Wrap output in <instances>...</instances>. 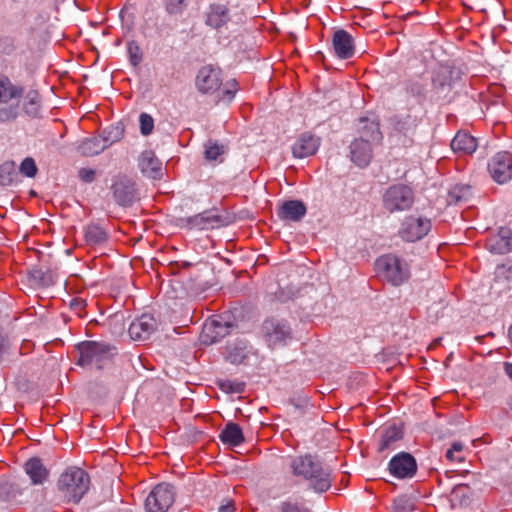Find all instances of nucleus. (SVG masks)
Wrapping results in <instances>:
<instances>
[{"label":"nucleus","instance_id":"f257e3e1","mask_svg":"<svg viewBox=\"0 0 512 512\" xmlns=\"http://www.w3.org/2000/svg\"><path fill=\"white\" fill-rule=\"evenodd\" d=\"M290 467L296 477L308 482V487L315 493L328 491L333 483L332 470L312 455H301L292 458Z\"/></svg>","mask_w":512,"mask_h":512},{"label":"nucleus","instance_id":"f03ea898","mask_svg":"<svg viewBox=\"0 0 512 512\" xmlns=\"http://www.w3.org/2000/svg\"><path fill=\"white\" fill-rule=\"evenodd\" d=\"M89 475L81 468L69 467L59 477L57 487L60 496L67 502L79 503L88 492Z\"/></svg>","mask_w":512,"mask_h":512},{"label":"nucleus","instance_id":"7ed1b4c3","mask_svg":"<svg viewBox=\"0 0 512 512\" xmlns=\"http://www.w3.org/2000/svg\"><path fill=\"white\" fill-rule=\"evenodd\" d=\"M78 350L80 366L102 369L111 361L116 349L106 343L87 341L81 343Z\"/></svg>","mask_w":512,"mask_h":512},{"label":"nucleus","instance_id":"20e7f679","mask_svg":"<svg viewBox=\"0 0 512 512\" xmlns=\"http://www.w3.org/2000/svg\"><path fill=\"white\" fill-rule=\"evenodd\" d=\"M23 92L22 86L14 84L8 77H0V123L17 118Z\"/></svg>","mask_w":512,"mask_h":512},{"label":"nucleus","instance_id":"39448f33","mask_svg":"<svg viewBox=\"0 0 512 512\" xmlns=\"http://www.w3.org/2000/svg\"><path fill=\"white\" fill-rule=\"evenodd\" d=\"M261 336L268 347L275 349L287 346L293 340V330L284 318L270 317L264 320Z\"/></svg>","mask_w":512,"mask_h":512},{"label":"nucleus","instance_id":"423d86ee","mask_svg":"<svg viewBox=\"0 0 512 512\" xmlns=\"http://www.w3.org/2000/svg\"><path fill=\"white\" fill-rule=\"evenodd\" d=\"M413 190L404 184H395L387 188L382 196V204L389 213L409 210L414 203Z\"/></svg>","mask_w":512,"mask_h":512},{"label":"nucleus","instance_id":"0eeeda50","mask_svg":"<svg viewBox=\"0 0 512 512\" xmlns=\"http://www.w3.org/2000/svg\"><path fill=\"white\" fill-rule=\"evenodd\" d=\"M432 222L422 215L406 216L400 223L398 236L405 242H416L423 239L431 230Z\"/></svg>","mask_w":512,"mask_h":512},{"label":"nucleus","instance_id":"6e6552de","mask_svg":"<svg viewBox=\"0 0 512 512\" xmlns=\"http://www.w3.org/2000/svg\"><path fill=\"white\" fill-rule=\"evenodd\" d=\"M375 268L393 285H400L408 278L407 265L397 256L387 254L375 261Z\"/></svg>","mask_w":512,"mask_h":512},{"label":"nucleus","instance_id":"1a4fd4ad","mask_svg":"<svg viewBox=\"0 0 512 512\" xmlns=\"http://www.w3.org/2000/svg\"><path fill=\"white\" fill-rule=\"evenodd\" d=\"M175 500L174 487L168 483L155 486L145 500L146 512H166Z\"/></svg>","mask_w":512,"mask_h":512},{"label":"nucleus","instance_id":"9d476101","mask_svg":"<svg viewBox=\"0 0 512 512\" xmlns=\"http://www.w3.org/2000/svg\"><path fill=\"white\" fill-rule=\"evenodd\" d=\"M488 172L498 184L510 181L512 179V155L506 151L496 153L488 162Z\"/></svg>","mask_w":512,"mask_h":512},{"label":"nucleus","instance_id":"9b49d317","mask_svg":"<svg viewBox=\"0 0 512 512\" xmlns=\"http://www.w3.org/2000/svg\"><path fill=\"white\" fill-rule=\"evenodd\" d=\"M232 325L221 316L207 320L200 335L201 342L210 345L229 334Z\"/></svg>","mask_w":512,"mask_h":512},{"label":"nucleus","instance_id":"f8f14e48","mask_svg":"<svg viewBox=\"0 0 512 512\" xmlns=\"http://www.w3.org/2000/svg\"><path fill=\"white\" fill-rule=\"evenodd\" d=\"M222 85L221 70L211 65L203 66L197 74L196 86L203 94H212Z\"/></svg>","mask_w":512,"mask_h":512},{"label":"nucleus","instance_id":"ddd939ff","mask_svg":"<svg viewBox=\"0 0 512 512\" xmlns=\"http://www.w3.org/2000/svg\"><path fill=\"white\" fill-rule=\"evenodd\" d=\"M388 469L398 479L411 478L417 471V463L411 454L400 452L391 458Z\"/></svg>","mask_w":512,"mask_h":512},{"label":"nucleus","instance_id":"4468645a","mask_svg":"<svg viewBox=\"0 0 512 512\" xmlns=\"http://www.w3.org/2000/svg\"><path fill=\"white\" fill-rule=\"evenodd\" d=\"M181 221L184 226L198 230L214 229L223 224L222 217L212 210L183 218Z\"/></svg>","mask_w":512,"mask_h":512},{"label":"nucleus","instance_id":"2eb2a0df","mask_svg":"<svg viewBox=\"0 0 512 512\" xmlns=\"http://www.w3.org/2000/svg\"><path fill=\"white\" fill-rule=\"evenodd\" d=\"M204 17L208 27L219 30L230 22V9L223 3H211L206 9Z\"/></svg>","mask_w":512,"mask_h":512},{"label":"nucleus","instance_id":"dca6fc26","mask_svg":"<svg viewBox=\"0 0 512 512\" xmlns=\"http://www.w3.org/2000/svg\"><path fill=\"white\" fill-rule=\"evenodd\" d=\"M115 201L121 206H130L136 200V189L133 180L119 177L112 185Z\"/></svg>","mask_w":512,"mask_h":512},{"label":"nucleus","instance_id":"f3484780","mask_svg":"<svg viewBox=\"0 0 512 512\" xmlns=\"http://www.w3.org/2000/svg\"><path fill=\"white\" fill-rule=\"evenodd\" d=\"M156 328V319L150 314H142L130 324L128 332L131 339L144 341L154 333Z\"/></svg>","mask_w":512,"mask_h":512},{"label":"nucleus","instance_id":"a211bd4d","mask_svg":"<svg viewBox=\"0 0 512 512\" xmlns=\"http://www.w3.org/2000/svg\"><path fill=\"white\" fill-rule=\"evenodd\" d=\"M320 146V138L310 134H301L292 146L294 157L302 159L314 155Z\"/></svg>","mask_w":512,"mask_h":512},{"label":"nucleus","instance_id":"6ab92c4d","mask_svg":"<svg viewBox=\"0 0 512 512\" xmlns=\"http://www.w3.org/2000/svg\"><path fill=\"white\" fill-rule=\"evenodd\" d=\"M486 248L494 254H506L512 251V230L501 227L498 233L492 235L486 242Z\"/></svg>","mask_w":512,"mask_h":512},{"label":"nucleus","instance_id":"aec40b11","mask_svg":"<svg viewBox=\"0 0 512 512\" xmlns=\"http://www.w3.org/2000/svg\"><path fill=\"white\" fill-rule=\"evenodd\" d=\"M372 144L368 139L359 137L350 145L351 160L359 167H366L372 159Z\"/></svg>","mask_w":512,"mask_h":512},{"label":"nucleus","instance_id":"412c9836","mask_svg":"<svg viewBox=\"0 0 512 512\" xmlns=\"http://www.w3.org/2000/svg\"><path fill=\"white\" fill-rule=\"evenodd\" d=\"M23 469L25 474L28 476L30 483L35 486L43 485L49 477V470L38 457L28 459L24 463Z\"/></svg>","mask_w":512,"mask_h":512},{"label":"nucleus","instance_id":"4be33fe9","mask_svg":"<svg viewBox=\"0 0 512 512\" xmlns=\"http://www.w3.org/2000/svg\"><path fill=\"white\" fill-rule=\"evenodd\" d=\"M333 48L336 56L340 59L351 58L354 54L352 36L345 30H337L333 34Z\"/></svg>","mask_w":512,"mask_h":512},{"label":"nucleus","instance_id":"5701e85b","mask_svg":"<svg viewBox=\"0 0 512 512\" xmlns=\"http://www.w3.org/2000/svg\"><path fill=\"white\" fill-rule=\"evenodd\" d=\"M138 166L142 174L149 178L158 179L162 175L161 162L151 150H145L141 153Z\"/></svg>","mask_w":512,"mask_h":512},{"label":"nucleus","instance_id":"b1692460","mask_svg":"<svg viewBox=\"0 0 512 512\" xmlns=\"http://www.w3.org/2000/svg\"><path fill=\"white\" fill-rule=\"evenodd\" d=\"M306 214V206L299 200L284 202L278 210V216L282 220L299 221Z\"/></svg>","mask_w":512,"mask_h":512},{"label":"nucleus","instance_id":"393cba45","mask_svg":"<svg viewBox=\"0 0 512 512\" xmlns=\"http://www.w3.org/2000/svg\"><path fill=\"white\" fill-rule=\"evenodd\" d=\"M477 140L466 132H458L451 141L452 150L461 155H470L477 149Z\"/></svg>","mask_w":512,"mask_h":512},{"label":"nucleus","instance_id":"a878e982","mask_svg":"<svg viewBox=\"0 0 512 512\" xmlns=\"http://www.w3.org/2000/svg\"><path fill=\"white\" fill-rule=\"evenodd\" d=\"M358 131L360 133V137L368 139L370 142L378 143L382 139L379 125L375 120L361 118L359 120Z\"/></svg>","mask_w":512,"mask_h":512},{"label":"nucleus","instance_id":"bb28decb","mask_svg":"<svg viewBox=\"0 0 512 512\" xmlns=\"http://www.w3.org/2000/svg\"><path fill=\"white\" fill-rule=\"evenodd\" d=\"M219 437L223 443L230 446H238L244 441V436L240 426L232 422L225 426Z\"/></svg>","mask_w":512,"mask_h":512},{"label":"nucleus","instance_id":"cd10ccee","mask_svg":"<svg viewBox=\"0 0 512 512\" xmlns=\"http://www.w3.org/2000/svg\"><path fill=\"white\" fill-rule=\"evenodd\" d=\"M85 241L91 246H98L108 239L107 231L98 224H90L85 228Z\"/></svg>","mask_w":512,"mask_h":512},{"label":"nucleus","instance_id":"c85d7f7f","mask_svg":"<svg viewBox=\"0 0 512 512\" xmlns=\"http://www.w3.org/2000/svg\"><path fill=\"white\" fill-rule=\"evenodd\" d=\"M106 149L103 139L98 136L87 138L78 147L79 152L84 156H95Z\"/></svg>","mask_w":512,"mask_h":512},{"label":"nucleus","instance_id":"c756f323","mask_svg":"<svg viewBox=\"0 0 512 512\" xmlns=\"http://www.w3.org/2000/svg\"><path fill=\"white\" fill-rule=\"evenodd\" d=\"M472 195V190L469 185L458 184L453 186L447 195V203L449 205H458L466 203Z\"/></svg>","mask_w":512,"mask_h":512},{"label":"nucleus","instance_id":"7c9ffc66","mask_svg":"<svg viewBox=\"0 0 512 512\" xmlns=\"http://www.w3.org/2000/svg\"><path fill=\"white\" fill-rule=\"evenodd\" d=\"M402 438V430L396 425L385 429L379 443L378 450L383 452L394 448V444Z\"/></svg>","mask_w":512,"mask_h":512},{"label":"nucleus","instance_id":"2f4dec72","mask_svg":"<svg viewBox=\"0 0 512 512\" xmlns=\"http://www.w3.org/2000/svg\"><path fill=\"white\" fill-rule=\"evenodd\" d=\"M433 88L438 98L446 96L451 89V81L447 69L439 70L432 79Z\"/></svg>","mask_w":512,"mask_h":512},{"label":"nucleus","instance_id":"473e14b6","mask_svg":"<svg viewBox=\"0 0 512 512\" xmlns=\"http://www.w3.org/2000/svg\"><path fill=\"white\" fill-rule=\"evenodd\" d=\"M30 280L33 285L40 287H49L55 283V275L48 269L33 268L29 272Z\"/></svg>","mask_w":512,"mask_h":512},{"label":"nucleus","instance_id":"72a5a7b5","mask_svg":"<svg viewBox=\"0 0 512 512\" xmlns=\"http://www.w3.org/2000/svg\"><path fill=\"white\" fill-rule=\"evenodd\" d=\"M18 180L15 162L6 161L0 165V185L10 186Z\"/></svg>","mask_w":512,"mask_h":512},{"label":"nucleus","instance_id":"f704fd0d","mask_svg":"<svg viewBox=\"0 0 512 512\" xmlns=\"http://www.w3.org/2000/svg\"><path fill=\"white\" fill-rule=\"evenodd\" d=\"M246 357V345L243 341H238L227 345L226 358L232 364L241 363Z\"/></svg>","mask_w":512,"mask_h":512},{"label":"nucleus","instance_id":"c9c22d12","mask_svg":"<svg viewBox=\"0 0 512 512\" xmlns=\"http://www.w3.org/2000/svg\"><path fill=\"white\" fill-rule=\"evenodd\" d=\"M124 135V129L120 124L111 125L105 128L100 137L103 139V143L106 148L110 147L112 144L120 141Z\"/></svg>","mask_w":512,"mask_h":512},{"label":"nucleus","instance_id":"e433bc0d","mask_svg":"<svg viewBox=\"0 0 512 512\" xmlns=\"http://www.w3.org/2000/svg\"><path fill=\"white\" fill-rule=\"evenodd\" d=\"M205 158L209 161H222L220 157L225 153V146L209 140L205 143Z\"/></svg>","mask_w":512,"mask_h":512},{"label":"nucleus","instance_id":"4c0bfd02","mask_svg":"<svg viewBox=\"0 0 512 512\" xmlns=\"http://www.w3.org/2000/svg\"><path fill=\"white\" fill-rule=\"evenodd\" d=\"M24 108L27 114L36 116L40 108V95L37 91H29L25 97Z\"/></svg>","mask_w":512,"mask_h":512},{"label":"nucleus","instance_id":"58836bf2","mask_svg":"<svg viewBox=\"0 0 512 512\" xmlns=\"http://www.w3.org/2000/svg\"><path fill=\"white\" fill-rule=\"evenodd\" d=\"M414 509V501L411 497L401 495L395 498L393 502L394 512H411Z\"/></svg>","mask_w":512,"mask_h":512},{"label":"nucleus","instance_id":"ea45409f","mask_svg":"<svg viewBox=\"0 0 512 512\" xmlns=\"http://www.w3.org/2000/svg\"><path fill=\"white\" fill-rule=\"evenodd\" d=\"M19 172L28 178L35 177L38 172L35 160L32 157L24 158L19 166Z\"/></svg>","mask_w":512,"mask_h":512},{"label":"nucleus","instance_id":"a19ab883","mask_svg":"<svg viewBox=\"0 0 512 512\" xmlns=\"http://www.w3.org/2000/svg\"><path fill=\"white\" fill-rule=\"evenodd\" d=\"M127 52L129 61L133 66H138L142 61V52L139 45L135 41H130L127 44Z\"/></svg>","mask_w":512,"mask_h":512},{"label":"nucleus","instance_id":"79ce46f5","mask_svg":"<svg viewBox=\"0 0 512 512\" xmlns=\"http://www.w3.org/2000/svg\"><path fill=\"white\" fill-rule=\"evenodd\" d=\"M407 91L413 96L422 98L426 94L427 83H425L422 79L413 80L408 84Z\"/></svg>","mask_w":512,"mask_h":512},{"label":"nucleus","instance_id":"37998d69","mask_svg":"<svg viewBox=\"0 0 512 512\" xmlns=\"http://www.w3.org/2000/svg\"><path fill=\"white\" fill-rule=\"evenodd\" d=\"M140 132L144 136H148L154 129V119L147 113H141L139 116Z\"/></svg>","mask_w":512,"mask_h":512},{"label":"nucleus","instance_id":"c03bdc74","mask_svg":"<svg viewBox=\"0 0 512 512\" xmlns=\"http://www.w3.org/2000/svg\"><path fill=\"white\" fill-rule=\"evenodd\" d=\"M188 0H167L165 9L171 15L181 14L187 7Z\"/></svg>","mask_w":512,"mask_h":512},{"label":"nucleus","instance_id":"a18cd8bd","mask_svg":"<svg viewBox=\"0 0 512 512\" xmlns=\"http://www.w3.org/2000/svg\"><path fill=\"white\" fill-rule=\"evenodd\" d=\"M237 82L235 79H232L226 83L225 89L223 91L222 99L231 101L237 92Z\"/></svg>","mask_w":512,"mask_h":512},{"label":"nucleus","instance_id":"49530a36","mask_svg":"<svg viewBox=\"0 0 512 512\" xmlns=\"http://www.w3.org/2000/svg\"><path fill=\"white\" fill-rule=\"evenodd\" d=\"M281 512H300V505L296 500L288 499L280 504Z\"/></svg>","mask_w":512,"mask_h":512},{"label":"nucleus","instance_id":"de8ad7c7","mask_svg":"<svg viewBox=\"0 0 512 512\" xmlns=\"http://www.w3.org/2000/svg\"><path fill=\"white\" fill-rule=\"evenodd\" d=\"M78 176L83 182L91 183L95 180L96 171L91 168H81Z\"/></svg>","mask_w":512,"mask_h":512},{"label":"nucleus","instance_id":"09e8293b","mask_svg":"<svg viewBox=\"0 0 512 512\" xmlns=\"http://www.w3.org/2000/svg\"><path fill=\"white\" fill-rule=\"evenodd\" d=\"M86 306V301L83 300V299H73L71 302H70V308L72 309V311H74L79 317H82V310L85 308Z\"/></svg>","mask_w":512,"mask_h":512},{"label":"nucleus","instance_id":"8fccbe9b","mask_svg":"<svg viewBox=\"0 0 512 512\" xmlns=\"http://www.w3.org/2000/svg\"><path fill=\"white\" fill-rule=\"evenodd\" d=\"M453 453L463 455V444L461 442H454L451 447L446 451V457H452Z\"/></svg>","mask_w":512,"mask_h":512},{"label":"nucleus","instance_id":"3c124183","mask_svg":"<svg viewBox=\"0 0 512 512\" xmlns=\"http://www.w3.org/2000/svg\"><path fill=\"white\" fill-rule=\"evenodd\" d=\"M10 488L12 489V495L9 498H15L16 494H23L24 490L27 489L26 487H21L20 483H15Z\"/></svg>","mask_w":512,"mask_h":512},{"label":"nucleus","instance_id":"603ef678","mask_svg":"<svg viewBox=\"0 0 512 512\" xmlns=\"http://www.w3.org/2000/svg\"><path fill=\"white\" fill-rule=\"evenodd\" d=\"M234 504L232 501H227L225 504H222L218 508V512H233Z\"/></svg>","mask_w":512,"mask_h":512},{"label":"nucleus","instance_id":"864d4df0","mask_svg":"<svg viewBox=\"0 0 512 512\" xmlns=\"http://www.w3.org/2000/svg\"><path fill=\"white\" fill-rule=\"evenodd\" d=\"M7 350V343L4 336L0 333V360Z\"/></svg>","mask_w":512,"mask_h":512},{"label":"nucleus","instance_id":"5fc2aeb1","mask_svg":"<svg viewBox=\"0 0 512 512\" xmlns=\"http://www.w3.org/2000/svg\"><path fill=\"white\" fill-rule=\"evenodd\" d=\"M451 462L461 463L464 461V455H458L457 453H453L452 457H446Z\"/></svg>","mask_w":512,"mask_h":512},{"label":"nucleus","instance_id":"6e6d98bb","mask_svg":"<svg viewBox=\"0 0 512 512\" xmlns=\"http://www.w3.org/2000/svg\"><path fill=\"white\" fill-rule=\"evenodd\" d=\"M465 489H466V486H464V485L457 486V487L454 488L452 494H453V496L457 497L460 494H463V491Z\"/></svg>","mask_w":512,"mask_h":512},{"label":"nucleus","instance_id":"4d7b16f0","mask_svg":"<svg viewBox=\"0 0 512 512\" xmlns=\"http://www.w3.org/2000/svg\"><path fill=\"white\" fill-rule=\"evenodd\" d=\"M504 369H505V373H506L510 378H512V363L505 362V363H504Z\"/></svg>","mask_w":512,"mask_h":512},{"label":"nucleus","instance_id":"13d9d810","mask_svg":"<svg viewBox=\"0 0 512 512\" xmlns=\"http://www.w3.org/2000/svg\"><path fill=\"white\" fill-rule=\"evenodd\" d=\"M221 388L224 389V390L228 389V390H231V391H236L235 389H233V387H232V385H231V383L229 381L221 383Z\"/></svg>","mask_w":512,"mask_h":512},{"label":"nucleus","instance_id":"bf43d9fd","mask_svg":"<svg viewBox=\"0 0 512 512\" xmlns=\"http://www.w3.org/2000/svg\"><path fill=\"white\" fill-rule=\"evenodd\" d=\"M0 489H1L3 492H5V491H7V489H8V485H7V484H5V485H1Z\"/></svg>","mask_w":512,"mask_h":512}]
</instances>
